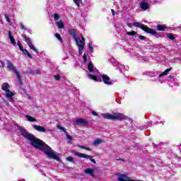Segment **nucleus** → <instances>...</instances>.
Wrapping results in <instances>:
<instances>
[{
  "mask_svg": "<svg viewBox=\"0 0 181 181\" xmlns=\"http://www.w3.org/2000/svg\"><path fill=\"white\" fill-rule=\"evenodd\" d=\"M126 35H128L129 36H136L138 35V33L134 30H132L131 32H127Z\"/></svg>",
  "mask_w": 181,
  "mask_h": 181,
  "instance_id": "obj_25",
  "label": "nucleus"
},
{
  "mask_svg": "<svg viewBox=\"0 0 181 181\" xmlns=\"http://www.w3.org/2000/svg\"><path fill=\"white\" fill-rule=\"evenodd\" d=\"M172 69H173L172 67L167 69L165 71H163L159 75V77H163V76H168L169 71H171Z\"/></svg>",
  "mask_w": 181,
  "mask_h": 181,
  "instance_id": "obj_18",
  "label": "nucleus"
},
{
  "mask_svg": "<svg viewBox=\"0 0 181 181\" xmlns=\"http://www.w3.org/2000/svg\"><path fill=\"white\" fill-rule=\"evenodd\" d=\"M102 80H103V83L105 84H107V86L112 85V83L111 81H110V76H108L105 74L102 75Z\"/></svg>",
  "mask_w": 181,
  "mask_h": 181,
  "instance_id": "obj_8",
  "label": "nucleus"
},
{
  "mask_svg": "<svg viewBox=\"0 0 181 181\" xmlns=\"http://www.w3.org/2000/svg\"><path fill=\"white\" fill-rule=\"evenodd\" d=\"M66 160H68L69 162H71L72 163H74V158H73L72 156L67 157Z\"/></svg>",
  "mask_w": 181,
  "mask_h": 181,
  "instance_id": "obj_29",
  "label": "nucleus"
},
{
  "mask_svg": "<svg viewBox=\"0 0 181 181\" xmlns=\"http://www.w3.org/2000/svg\"><path fill=\"white\" fill-rule=\"evenodd\" d=\"M68 33L70 35V36H72V37L76 41V45L78 47L79 56H81V54H83V51L84 50V43H86V38H84L83 36L81 37V39L77 37V31L74 28L69 30Z\"/></svg>",
  "mask_w": 181,
  "mask_h": 181,
  "instance_id": "obj_2",
  "label": "nucleus"
},
{
  "mask_svg": "<svg viewBox=\"0 0 181 181\" xmlns=\"http://www.w3.org/2000/svg\"><path fill=\"white\" fill-rule=\"evenodd\" d=\"M59 129H61L62 131H63V132H64L66 134V132H67V131H66V129L63 127L61 126H58Z\"/></svg>",
  "mask_w": 181,
  "mask_h": 181,
  "instance_id": "obj_36",
  "label": "nucleus"
},
{
  "mask_svg": "<svg viewBox=\"0 0 181 181\" xmlns=\"http://www.w3.org/2000/svg\"><path fill=\"white\" fill-rule=\"evenodd\" d=\"M33 127L38 132H46V129L40 125H33Z\"/></svg>",
  "mask_w": 181,
  "mask_h": 181,
  "instance_id": "obj_9",
  "label": "nucleus"
},
{
  "mask_svg": "<svg viewBox=\"0 0 181 181\" xmlns=\"http://www.w3.org/2000/svg\"><path fill=\"white\" fill-rule=\"evenodd\" d=\"M91 114L92 115H95V117H98V113L95 111L91 112Z\"/></svg>",
  "mask_w": 181,
  "mask_h": 181,
  "instance_id": "obj_39",
  "label": "nucleus"
},
{
  "mask_svg": "<svg viewBox=\"0 0 181 181\" xmlns=\"http://www.w3.org/2000/svg\"><path fill=\"white\" fill-rule=\"evenodd\" d=\"M133 26H135V28H140L141 30H144L146 32V33H150V35H153V36H155V37H160L161 35L159 34V33H157L155 31V30L148 27L147 25L142 24L139 22H134L133 23Z\"/></svg>",
  "mask_w": 181,
  "mask_h": 181,
  "instance_id": "obj_4",
  "label": "nucleus"
},
{
  "mask_svg": "<svg viewBox=\"0 0 181 181\" xmlns=\"http://www.w3.org/2000/svg\"><path fill=\"white\" fill-rule=\"evenodd\" d=\"M117 160H119L120 162H125V159L122 158L117 159Z\"/></svg>",
  "mask_w": 181,
  "mask_h": 181,
  "instance_id": "obj_42",
  "label": "nucleus"
},
{
  "mask_svg": "<svg viewBox=\"0 0 181 181\" xmlns=\"http://www.w3.org/2000/svg\"><path fill=\"white\" fill-rule=\"evenodd\" d=\"M111 12H112V16H115V11H114V9H111Z\"/></svg>",
  "mask_w": 181,
  "mask_h": 181,
  "instance_id": "obj_40",
  "label": "nucleus"
},
{
  "mask_svg": "<svg viewBox=\"0 0 181 181\" xmlns=\"http://www.w3.org/2000/svg\"><path fill=\"white\" fill-rule=\"evenodd\" d=\"M77 6H80V0H73Z\"/></svg>",
  "mask_w": 181,
  "mask_h": 181,
  "instance_id": "obj_37",
  "label": "nucleus"
},
{
  "mask_svg": "<svg viewBox=\"0 0 181 181\" xmlns=\"http://www.w3.org/2000/svg\"><path fill=\"white\" fill-rule=\"evenodd\" d=\"M60 18V16H59V13H54V19L55 21H59V18Z\"/></svg>",
  "mask_w": 181,
  "mask_h": 181,
  "instance_id": "obj_34",
  "label": "nucleus"
},
{
  "mask_svg": "<svg viewBox=\"0 0 181 181\" xmlns=\"http://www.w3.org/2000/svg\"><path fill=\"white\" fill-rule=\"evenodd\" d=\"M170 78H173V76H172V75H170Z\"/></svg>",
  "mask_w": 181,
  "mask_h": 181,
  "instance_id": "obj_47",
  "label": "nucleus"
},
{
  "mask_svg": "<svg viewBox=\"0 0 181 181\" xmlns=\"http://www.w3.org/2000/svg\"><path fill=\"white\" fill-rule=\"evenodd\" d=\"M127 26H129V28H132V26H134V24L127 23Z\"/></svg>",
  "mask_w": 181,
  "mask_h": 181,
  "instance_id": "obj_45",
  "label": "nucleus"
},
{
  "mask_svg": "<svg viewBox=\"0 0 181 181\" xmlns=\"http://www.w3.org/2000/svg\"><path fill=\"white\" fill-rule=\"evenodd\" d=\"M85 173H86V175H90V176H92L93 177H94V175L95 174V171L94 170V169L87 168L85 170Z\"/></svg>",
  "mask_w": 181,
  "mask_h": 181,
  "instance_id": "obj_11",
  "label": "nucleus"
},
{
  "mask_svg": "<svg viewBox=\"0 0 181 181\" xmlns=\"http://www.w3.org/2000/svg\"><path fill=\"white\" fill-rule=\"evenodd\" d=\"M4 18L8 23H11V18H9V16H8V14H4Z\"/></svg>",
  "mask_w": 181,
  "mask_h": 181,
  "instance_id": "obj_32",
  "label": "nucleus"
},
{
  "mask_svg": "<svg viewBox=\"0 0 181 181\" xmlns=\"http://www.w3.org/2000/svg\"><path fill=\"white\" fill-rule=\"evenodd\" d=\"M22 37L23 38L24 42L27 43L28 46L31 49V50H33V52H35V53H39L37 51V49L35 47V45L32 43V39L30 37H28L26 34H23Z\"/></svg>",
  "mask_w": 181,
  "mask_h": 181,
  "instance_id": "obj_7",
  "label": "nucleus"
},
{
  "mask_svg": "<svg viewBox=\"0 0 181 181\" xmlns=\"http://www.w3.org/2000/svg\"><path fill=\"white\" fill-rule=\"evenodd\" d=\"M7 64H8L7 69H8V70H11V71H13V73L16 74L20 85L22 86L23 84V81L21 77V74L16 69V66H15V65H13L12 62H11L9 60H7Z\"/></svg>",
  "mask_w": 181,
  "mask_h": 181,
  "instance_id": "obj_5",
  "label": "nucleus"
},
{
  "mask_svg": "<svg viewBox=\"0 0 181 181\" xmlns=\"http://www.w3.org/2000/svg\"><path fill=\"white\" fill-rule=\"evenodd\" d=\"M54 78L56 80V81H60V78H62V76L60 75H54Z\"/></svg>",
  "mask_w": 181,
  "mask_h": 181,
  "instance_id": "obj_31",
  "label": "nucleus"
},
{
  "mask_svg": "<svg viewBox=\"0 0 181 181\" xmlns=\"http://www.w3.org/2000/svg\"><path fill=\"white\" fill-rule=\"evenodd\" d=\"M57 26H58L59 29L64 28V23H63V21H58V22H57Z\"/></svg>",
  "mask_w": 181,
  "mask_h": 181,
  "instance_id": "obj_24",
  "label": "nucleus"
},
{
  "mask_svg": "<svg viewBox=\"0 0 181 181\" xmlns=\"http://www.w3.org/2000/svg\"><path fill=\"white\" fill-rule=\"evenodd\" d=\"M11 99V101H13V98H9Z\"/></svg>",
  "mask_w": 181,
  "mask_h": 181,
  "instance_id": "obj_46",
  "label": "nucleus"
},
{
  "mask_svg": "<svg viewBox=\"0 0 181 181\" xmlns=\"http://www.w3.org/2000/svg\"><path fill=\"white\" fill-rule=\"evenodd\" d=\"M36 74H40V69L35 70Z\"/></svg>",
  "mask_w": 181,
  "mask_h": 181,
  "instance_id": "obj_43",
  "label": "nucleus"
},
{
  "mask_svg": "<svg viewBox=\"0 0 181 181\" xmlns=\"http://www.w3.org/2000/svg\"><path fill=\"white\" fill-rule=\"evenodd\" d=\"M17 45L18 46L21 52H22L23 49V46H22V44L21 43V41L17 42Z\"/></svg>",
  "mask_w": 181,
  "mask_h": 181,
  "instance_id": "obj_30",
  "label": "nucleus"
},
{
  "mask_svg": "<svg viewBox=\"0 0 181 181\" xmlns=\"http://www.w3.org/2000/svg\"><path fill=\"white\" fill-rule=\"evenodd\" d=\"M167 37H168V39H170V40H175V39H176L175 37H173V33H168Z\"/></svg>",
  "mask_w": 181,
  "mask_h": 181,
  "instance_id": "obj_27",
  "label": "nucleus"
},
{
  "mask_svg": "<svg viewBox=\"0 0 181 181\" xmlns=\"http://www.w3.org/2000/svg\"><path fill=\"white\" fill-rule=\"evenodd\" d=\"M105 119H111V121H127L128 117L125 115L116 112H113L112 115L110 113H105L103 115Z\"/></svg>",
  "mask_w": 181,
  "mask_h": 181,
  "instance_id": "obj_3",
  "label": "nucleus"
},
{
  "mask_svg": "<svg viewBox=\"0 0 181 181\" xmlns=\"http://www.w3.org/2000/svg\"><path fill=\"white\" fill-rule=\"evenodd\" d=\"M157 30H159V31L166 30V27L158 24L157 25Z\"/></svg>",
  "mask_w": 181,
  "mask_h": 181,
  "instance_id": "obj_23",
  "label": "nucleus"
},
{
  "mask_svg": "<svg viewBox=\"0 0 181 181\" xmlns=\"http://www.w3.org/2000/svg\"><path fill=\"white\" fill-rule=\"evenodd\" d=\"M65 134H66V138L69 141H72L73 140V137L71 136H70V134H69V133L67 132Z\"/></svg>",
  "mask_w": 181,
  "mask_h": 181,
  "instance_id": "obj_33",
  "label": "nucleus"
},
{
  "mask_svg": "<svg viewBox=\"0 0 181 181\" xmlns=\"http://www.w3.org/2000/svg\"><path fill=\"white\" fill-rule=\"evenodd\" d=\"M139 39H140V40H145L146 37L144 35H139Z\"/></svg>",
  "mask_w": 181,
  "mask_h": 181,
  "instance_id": "obj_38",
  "label": "nucleus"
},
{
  "mask_svg": "<svg viewBox=\"0 0 181 181\" xmlns=\"http://www.w3.org/2000/svg\"><path fill=\"white\" fill-rule=\"evenodd\" d=\"M78 148H81V149H85V151H91V149L90 148V147H86V146L78 145Z\"/></svg>",
  "mask_w": 181,
  "mask_h": 181,
  "instance_id": "obj_26",
  "label": "nucleus"
},
{
  "mask_svg": "<svg viewBox=\"0 0 181 181\" xmlns=\"http://www.w3.org/2000/svg\"><path fill=\"white\" fill-rule=\"evenodd\" d=\"M11 88V86H9V83H4L1 86V89L3 90V91H8L9 88Z\"/></svg>",
  "mask_w": 181,
  "mask_h": 181,
  "instance_id": "obj_14",
  "label": "nucleus"
},
{
  "mask_svg": "<svg viewBox=\"0 0 181 181\" xmlns=\"http://www.w3.org/2000/svg\"><path fill=\"white\" fill-rule=\"evenodd\" d=\"M140 8L143 9V11H147V9H149V4L145 1H142L140 4Z\"/></svg>",
  "mask_w": 181,
  "mask_h": 181,
  "instance_id": "obj_10",
  "label": "nucleus"
},
{
  "mask_svg": "<svg viewBox=\"0 0 181 181\" xmlns=\"http://www.w3.org/2000/svg\"><path fill=\"white\" fill-rule=\"evenodd\" d=\"M88 70L92 73L93 71H94V65L93 64V62H89L88 64Z\"/></svg>",
  "mask_w": 181,
  "mask_h": 181,
  "instance_id": "obj_17",
  "label": "nucleus"
},
{
  "mask_svg": "<svg viewBox=\"0 0 181 181\" xmlns=\"http://www.w3.org/2000/svg\"><path fill=\"white\" fill-rule=\"evenodd\" d=\"M103 142H104V140H103L101 139H98L93 141V145L94 146H98V145H101V144H103Z\"/></svg>",
  "mask_w": 181,
  "mask_h": 181,
  "instance_id": "obj_16",
  "label": "nucleus"
},
{
  "mask_svg": "<svg viewBox=\"0 0 181 181\" xmlns=\"http://www.w3.org/2000/svg\"><path fill=\"white\" fill-rule=\"evenodd\" d=\"M25 117L28 121H30V122H36V121H37L36 119H35L33 117L30 115H26Z\"/></svg>",
  "mask_w": 181,
  "mask_h": 181,
  "instance_id": "obj_22",
  "label": "nucleus"
},
{
  "mask_svg": "<svg viewBox=\"0 0 181 181\" xmlns=\"http://www.w3.org/2000/svg\"><path fill=\"white\" fill-rule=\"evenodd\" d=\"M71 153H73V155H74L75 156H78V158H83V159H90V162H93V163H97L95 162V159L93 158V156L84 154L83 153H80L76 151H72Z\"/></svg>",
  "mask_w": 181,
  "mask_h": 181,
  "instance_id": "obj_6",
  "label": "nucleus"
},
{
  "mask_svg": "<svg viewBox=\"0 0 181 181\" xmlns=\"http://www.w3.org/2000/svg\"><path fill=\"white\" fill-rule=\"evenodd\" d=\"M88 76L89 77V78H90V80H93V81H96V82H101V79L98 78V77L95 75H93L91 74H88Z\"/></svg>",
  "mask_w": 181,
  "mask_h": 181,
  "instance_id": "obj_12",
  "label": "nucleus"
},
{
  "mask_svg": "<svg viewBox=\"0 0 181 181\" xmlns=\"http://www.w3.org/2000/svg\"><path fill=\"white\" fill-rule=\"evenodd\" d=\"M76 124H83V125L88 124V122L83 118H79L76 120Z\"/></svg>",
  "mask_w": 181,
  "mask_h": 181,
  "instance_id": "obj_13",
  "label": "nucleus"
},
{
  "mask_svg": "<svg viewBox=\"0 0 181 181\" xmlns=\"http://www.w3.org/2000/svg\"><path fill=\"white\" fill-rule=\"evenodd\" d=\"M8 39H10L12 45L15 46V45H16V41H15V37L12 36V32L8 31Z\"/></svg>",
  "mask_w": 181,
  "mask_h": 181,
  "instance_id": "obj_15",
  "label": "nucleus"
},
{
  "mask_svg": "<svg viewBox=\"0 0 181 181\" xmlns=\"http://www.w3.org/2000/svg\"><path fill=\"white\" fill-rule=\"evenodd\" d=\"M83 63L86 64L87 63V54H84L83 56Z\"/></svg>",
  "mask_w": 181,
  "mask_h": 181,
  "instance_id": "obj_35",
  "label": "nucleus"
},
{
  "mask_svg": "<svg viewBox=\"0 0 181 181\" xmlns=\"http://www.w3.org/2000/svg\"><path fill=\"white\" fill-rule=\"evenodd\" d=\"M88 47H89L90 50H93V45L91 44H88Z\"/></svg>",
  "mask_w": 181,
  "mask_h": 181,
  "instance_id": "obj_41",
  "label": "nucleus"
},
{
  "mask_svg": "<svg viewBox=\"0 0 181 181\" xmlns=\"http://www.w3.org/2000/svg\"><path fill=\"white\" fill-rule=\"evenodd\" d=\"M47 132H53V129H46Z\"/></svg>",
  "mask_w": 181,
  "mask_h": 181,
  "instance_id": "obj_44",
  "label": "nucleus"
},
{
  "mask_svg": "<svg viewBox=\"0 0 181 181\" xmlns=\"http://www.w3.org/2000/svg\"><path fill=\"white\" fill-rule=\"evenodd\" d=\"M20 29H21V30L27 31L28 32V33H30V30H28V28H26V26H25V25H23V23H21L20 24Z\"/></svg>",
  "mask_w": 181,
  "mask_h": 181,
  "instance_id": "obj_20",
  "label": "nucleus"
},
{
  "mask_svg": "<svg viewBox=\"0 0 181 181\" xmlns=\"http://www.w3.org/2000/svg\"><path fill=\"white\" fill-rule=\"evenodd\" d=\"M55 37L59 40V42H63V38H62V36L59 33H55Z\"/></svg>",
  "mask_w": 181,
  "mask_h": 181,
  "instance_id": "obj_28",
  "label": "nucleus"
},
{
  "mask_svg": "<svg viewBox=\"0 0 181 181\" xmlns=\"http://www.w3.org/2000/svg\"><path fill=\"white\" fill-rule=\"evenodd\" d=\"M21 52H23V53L24 54H27V56H28V57H29V59H33L32 54H30V52L29 51H28V49H23Z\"/></svg>",
  "mask_w": 181,
  "mask_h": 181,
  "instance_id": "obj_21",
  "label": "nucleus"
},
{
  "mask_svg": "<svg viewBox=\"0 0 181 181\" xmlns=\"http://www.w3.org/2000/svg\"><path fill=\"white\" fill-rule=\"evenodd\" d=\"M13 95H15V93H13V92L11 91V90H8L6 91V97L7 98H12V97H13Z\"/></svg>",
  "mask_w": 181,
  "mask_h": 181,
  "instance_id": "obj_19",
  "label": "nucleus"
},
{
  "mask_svg": "<svg viewBox=\"0 0 181 181\" xmlns=\"http://www.w3.org/2000/svg\"><path fill=\"white\" fill-rule=\"evenodd\" d=\"M18 129L21 134L25 139H28V141H30V145H31V146H33L40 151H43L45 155H47V156L50 159H54V160H57V162H62L60 157L56 155L54 151H52L50 146H47V144H46V143H45L43 141L40 140V139L36 137L35 135L32 134V133L27 132L25 127H18Z\"/></svg>",
  "mask_w": 181,
  "mask_h": 181,
  "instance_id": "obj_1",
  "label": "nucleus"
}]
</instances>
